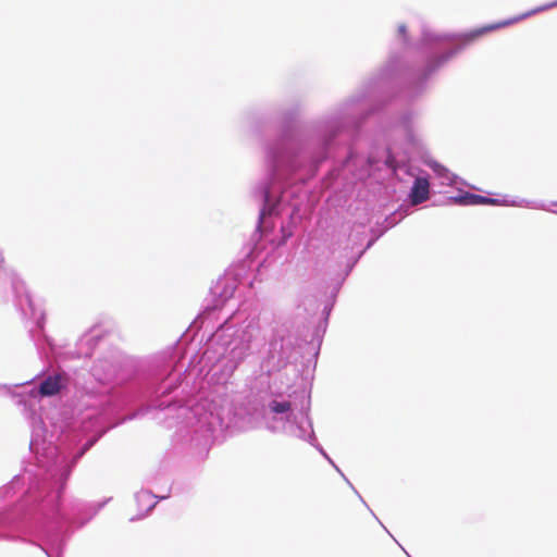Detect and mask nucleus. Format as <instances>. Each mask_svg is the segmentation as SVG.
<instances>
[{"label": "nucleus", "mask_w": 557, "mask_h": 557, "mask_svg": "<svg viewBox=\"0 0 557 557\" xmlns=\"http://www.w3.org/2000/svg\"><path fill=\"white\" fill-rule=\"evenodd\" d=\"M508 24H509V22H503V23H499V24L488 25V26H485V27H482V28L478 29L475 32V35L479 36V35H482L484 33L494 30V29H496L498 27L506 26Z\"/></svg>", "instance_id": "nucleus-6"}, {"label": "nucleus", "mask_w": 557, "mask_h": 557, "mask_svg": "<svg viewBox=\"0 0 557 557\" xmlns=\"http://www.w3.org/2000/svg\"><path fill=\"white\" fill-rule=\"evenodd\" d=\"M553 206L557 207V202H554Z\"/></svg>", "instance_id": "nucleus-9"}, {"label": "nucleus", "mask_w": 557, "mask_h": 557, "mask_svg": "<svg viewBox=\"0 0 557 557\" xmlns=\"http://www.w3.org/2000/svg\"><path fill=\"white\" fill-rule=\"evenodd\" d=\"M271 410L275 413H283L290 409V403L289 401H272Z\"/></svg>", "instance_id": "nucleus-4"}, {"label": "nucleus", "mask_w": 557, "mask_h": 557, "mask_svg": "<svg viewBox=\"0 0 557 557\" xmlns=\"http://www.w3.org/2000/svg\"><path fill=\"white\" fill-rule=\"evenodd\" d=\"M556 4H557V2H556ZM554 5H555V3H554ZM552 7H553V4H550V5H547L546 8H552Z\"/></svg>", "instance_id": "nucleus-8"}, {"label": "nucleus", "mask_w": 557, "mask_h": 557, "mask_svg": "<svg viewBox=\"0 0 557 557\" xmlns=\"http://www.w3.org/2000/svg\"><path fill=\"white\" fill-rule=\"evenodd\" d=\"M455 202L462 206H478V205H496L498 201L494 198H488L485 196L465 193L454 198Z\"/></svg>", "instance_id": "nucleus-3"}, {"label": "nucleus", "mask_w": 557, "mask_h": 557, "mask_svg": "<svg viewBox=\"0 0 557 557\" xmlns=\"http://www.w3.org/2000/svg\"><path fill=\"white\" fill-rule=\"evenodd\" d=\"M400 33H405V26L399 27Z\"/></svg>", "instance_id": "nucleus-7"}, {"label": "nucleus", "mask_w": 557, "mask_h": 557, "mask_svg": "<svg viewBox=\"0 0 557 557\" xmlns=\"http://www.w3.org/2000/svg\"><path fill=\"white\" fill-rule=\"evenodd\" d=\"M430 194V184L429 181L424 177L416 178L412 189H411V202L413 205H419L428 200Z\"/></svg>", "instance_id": "nucleus-2"}, {"label": "nucleus", "mask_w": 557, "mask_h": 557, "mask_svg": "<svg viewBox=\"0 0 557 557\" xmlns=\"http://www.w3.org/2000/svg\"><path fill=\"white\" fill-rule=\"evenodd\" d=\"M64 377L61 374L50 375L45 379L39 385V394L41 396H54L64 386Z\"/></svg>", "instance_id": "nucleus-1"}, {"label": "nucleus", "mask_w": 557, "mask_h": 557, "mask_svg": "<svg viewBox=\"0 0 557 557\" xmlns=\"http://www.w3.org/2000/svg\"><path fill=\"white\" fill-rule=\"evenodd\" d=\"M430 168L438 175L445 176L448 173V170L436 161L429 162Z\"/></svg>", "instance_id": "nucleus-5"}]
</instances>
